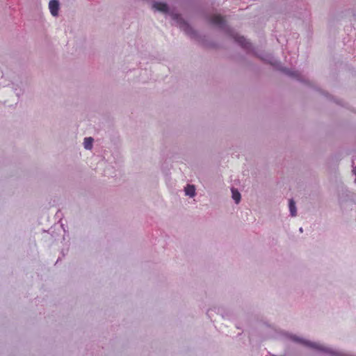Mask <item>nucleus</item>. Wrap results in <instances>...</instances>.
Returning a JSON list of instances; mask_svg holds the SVG:
<instances>
[{"label": "nucleus", "mask_w": 356, "mask_h": 356, "mask_svg": "<svg viewBox=\"0 0 356 356\" xmlns=\"http://www.w3.org/2000/svg\"><path fill=\"white\" fill-rule=\"evenodd\" d=\"M93 138L91 137L86 138L84 139V147L87 149H90L92 147Z\"/></svg>", "instance_id": "obj_8"}, {"label": "nucleus", "mask_w": 356, "mask_h": 356, "mask_svg": "<svg viewBox=\"0 0 356 356\" xmlns=\"http://www.w3.org/2000/svg\"><path fill=\"white\" fill-rule=\"evenodd\" d=\"M153 8L156 10H159L163 13H166L168 11V6L165 3L155 2L153 4Z\"/></svg>", "instance_id": "obj_5"}, {"label": "nucleus", "mask_w": 356, "mask_h": 356, "mask_svg": "<svg viewBox=\"0 0 356 356\" xmlns=\"http://www.w3.org/2000/svg\"><path fill=\"white\" fill-rule=\"evenodd\" d=\"M232 198L234 199L235 202L236 204L239 203V202L241 200V194H240V193L237 190H236L234 188L232 189Z\"/></svg>", "instance_id": "obj_7"}, {"label": "nucleus", "mask_w": 356, "mask_h": 356, "mask_svg": "<svg viewBox=\"0 0 356 356\" xmlns=\"http://www.w3.org/2000/svg\"><path fill=\"white\" fill-rule=\"evenodd\" d=\"M49 8L53 16L58 15L59 4L57 0H51L49 3Z\"/></svg>", "instance_id": "obj_4"}, {"label": "nucleus", "mask_w": 356, "mask_h": 356, "mask_svg": "<svg viewBox=\"0 0 356 356\" xmlns=\"http://www.w3.org/2000/svg\"><path fill=\"white\" fill-rule=\"evenodd\" d=\"M231 36L232 38L243 48L249 49L250 47V44L246 40L245 38L243 36H240L236 33L232 32Z\"/></svg>", "instance_id": "obj_1"}, {"label": "nucleus", "mask_w": 356, "mask_h": 356, "mask_svg": "<svg viewBox=\"0 0 356 356\" xmlns=\"http://www.w3.org/2000/svg\"><path fill=\"white\" fill-rule=\"evenodd\" d=\"M179 17V16L178 15H175L174 17H173V18L176 19H178Z\"/></svg>", "instance_id": "obj_10"}, {"label": "nucleus", "mask_w": 356, "mask_h": 356, "mask_svg": "<svg viewBox=\"0 0 356 356\" xmlns=\"http://www.w3.org/2000/svg\"><path fill=\"white\" fill-rule=\"evenodd\" d=\"M210 22L213 24L222 27L225 24L224 18L220 15H214L210 18Z\"/></svg>", "instance_id": "obj_3"}, {"label": "nucleus", "mask_w": 356, "mask_h": 356, "mask_svg": "<svg viewBox=\"0 0 356 356\" xmlns=\"http://www.w3.org/2000/svg\"><path fill=\"white\" fill-rule=\"evenodd\" d=\"M289 210L291 212V215L292 216H296V208L295 202L293 200H289Z\"/></svg>", "instance_id": "obj_9"}, {"label": "nucleus", "mask_w": 356, "mask_h": 356, "mask_svg": "<svg viewBox=\"0 0 356 356\" xmlns=\"http://www.w3.org/2000/svg\"><path fill=\"white\" fill-rule=\"evenodd\" d=\"M186 195H189L190 197H194L195 195V188L193 185H187L185 188Z\"/></svg>", "instance_id": "obj_6"}, {"label": "nucleus", "mask_w": 356, "mask_h": 356, "mask_svg": "<svg viewBox=\"0 0 356 356\" xmlns=\"http://www.w3.org/2000/svg\"><path fill=\"white\" fill-rule=\"evenodd\" d=\"M301 342L302 343L305 344L306 346H309L311 348H315V349H317V350H322V351H324V352L330 353H332L333 355H339V354H338L337 353H334V352H332L329 348H324L321 345L318 344L316 343H312V342L307 341H301Z\"/></svg>", "instance_id": "obj_2"}]
</instances>
